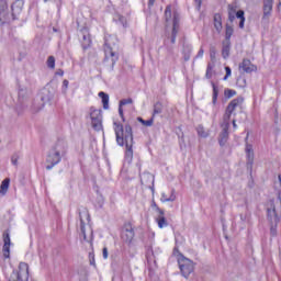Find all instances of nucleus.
Listing matches in <instances>:
<instances>
[{
  "mask_svg": "<svg viewBox=\"0 0 281 281\" xmlns=\"http://www.w3.org/2000/svg\"><path fill=\"white\" fill-rule=\"evenodd\" d=\"M232 42H223L222 56L223 58H229V47Z\"/></svg>",
  "mask_w": 281,
  "mask_h": 281,
  "instance_id": "obj_27",
  "label": "nucleus"
},
{
  "mask_svg": "<svg viewBox=\"0 0 281 281\" xmlns=\"http://www.w3.org/2000/svg\"><path fill=\"white\" fill-rule=\"evenodd\" d=\"M42 108H38L37 110H33V113H38V111H41Z\"/></svg>",
  "mask_w": 281,
  "mask_h": 281,
  "instance_id": "obj_54",
  "label": "nucleus"
},
{
  "mask_svg": "<svg viewBox=\"0 0 281 281\" xmlns=\"http://www.w3.org/2000/svg\"><path fill=\"white\" fill-rule=\"evenodd\" d=\"M54 100V91L50 90H43L42 101L43 102H52Z\"/></svg>",
  "mask_w": 281,
  "mask_h": 281,
  "instance_id": "obj_26",
  "label": "nucleus"
},
{
  "mask_svg": "<svg viewBox=\"0 0 281 281\" xmlns=\"http://www.w3.org/2000/svg\"><path fill=\"white\" fill-rule=\"evenodd\" d=\"M213 87V99L212 102L213 104H216V100H218V87L216 85L212 83Z\"/></svg>",
  "mask_w": 281,
  "mask_h": 281,
  "instance_id": "obj_31",
  "label": "nucleus"
},
{
  "mask_svg": "<svg viewBox=\"0 0 281 281\" xmlns=\"http://www.w3.org/2000/svg\"><path fill=\"white\" fill-rule=\"evenodd\" d=\"M65 155H67V142L64 139H58L55 146L49 150L46 158V162L48 164L46 166V170H52L54 166H58Z\"/></svg>",
  "mask_w": 281,
  "mask_h": 281,
  "instance_id": "obj_3",
  "label": "nucleus"
},
{
  "mask_svg": "<svg viewBox=\"0 0 281 281\" xmlns=\"http://www.w3.org/2000/svg\"><path fill=\"white\" fill-rule=\"evenodd\" d=\"M30 280V266L25 262H20L18 270H14L9 281H29Z\"/></svg>",
  "mask_w": 281,
  "mask_h": 281,
  "instance_id": "obj_5",
  "label": "nucleus"
},
{
  "mask_svg": "<svg viewBox=\"0 0 281 281\" xmlns=\"http://www.w3.org/2000/svg\"><path fill=\"white\" fill-rule=\"evenodd\" d=\"M248 137H249V134H247L246 139H248Z\"/></svg>",
  "mask_w": 281,
  "mask_h": 281,
  "instance_id": "obj_55",
  "label": "nucleus"
},
{
  "mask_svg": "<svg viewBox=\"0 0 281 281\" xmlns=\"http://www.w3.org/2000/svg\"><path fill=\"white\" fill-rule=\"evenodd\" d=\"M3 243H4L2 247L3 258H10V245H11L10 233L8 232L3 233Z\"/></svg>",
  "mask_w": 281,
  "mask_h": 281,
  "instance_id": "obj_13",
  "label": "nucleus"
},
{
  "mask_svg": "<svg viewBox=\"0 0 281 281\" xmlns=\"http://www.w3.org/2000/svg\"><path fill=\"white\" fill-rule=\"evenodd\" d=\"M266 3H273V0H263Z\"/></svg>",
  "mask_w": 281,
  "mask_h": 281,
  "instance_id": "obj_51",
  "label": "nucleus"
},
{
  "mask_svg": "<svg viewBox=\"0 0 281 281\" xmlns=\"http://www.w3.org/2000/svg\"><path fill=\"white\" fill-rule=\"evenodd\" d=\"M233 34H234V27H232L229 25H226L225 41L224 42L231 43L229 41H231Z\"/></svg>",
  "mask_w": 281,
  "mask_h": 281,
  "instance_id": "obj_29",
  "label": "nucleus"
},
{
  "mask_svg": "<svg viewBox=\"0 0 281 281\" xmlns=\"http://www.w3.org/2000/svg\"><path fill=\"white\" fill-rule=\"evenodd\" d=\"M45 2L49 1V0H44Z\"/></svg>",
  "mask_w": 281,
  "mask_h": 281,
  "instance_id": "obj_57",
  "label": "nucleus"
},
{
  "mask_svg": "<svg viewBox=\"0 0 281 281\" xmlns=\"http://www.w3.org/2000/svg\"><path fill=\"white\" fill-rule=\"evenodd\" d=\"M203 54H205V50H203V48H200V50L198 52L196 58H203Z\"/></svg>",
  "mask_w": 281,
  "mask_h": 281,
  "instance_id": "obj_44",
  "label": "nucleus"
},
{
  "mask_svg": "<svg viewBox=\"0 0 281 281\" xmlns=\"http://www.w3.org/2000/svg\"><path fill=\"white\" fill-rule=\"evenodd\" d=\"M239 67L246 74H251V71H256V66H254L249 59H244Z\"/></svg>",
  "mask_w": 281,
  "mask_h": 281,
  "instance_id": "obj_17",
  "label": "nucleus"
},
{
  "mask_svg": "<svg viewBox=\"0 0 281 281\" xmlns=\"http://www.w3.org/2000/svg\"><path fill=\"white\" fill-rule=\"evenodd\" d=\"M215 53L211 52V58L214 59Z\"/></svg>",
  "mask_w": 281,
  "mask_h": 281,
  "instance_id": "obj_53",
  "label": "nucleus"
},
{
  "mask_svg": "<svg viewBox=\"0 0 281 281\" xmlns=\"http://www.w3.org/2000/svg\"><path fill=\"white\" fill-rule=\"evenodd\" d=\"M122 238L125 243H132L133 238H135V232L132 228H126L122 234Z\"/></svg>",
  "mask_w": 281,
  "mask_h": 281,
  "instance_id": "obj_20",
  "label": "nucleus"
},
{
  "mask_svg": "<svg viewBox=\"0 0 281 281\" xmlns=\"http://www.w3.org/2000/svg\"><path fill=\"white\" fill-rule=\"evenodd\" d=\"M24 3L25 2L23 0H15L13 2V4L11 5V11H12L13 20H15L16 16H19V14H21V12H23Z\"/></svg>",
  "mask_w": 281,
  "mask_h": 281,
  "instance_id": "obj_14",
  "label": "nucleus"
},
{
  "mask_svg": "<svg viewBox=\"0 0 281 281\" xmlns=\"http://www.w3.org/2000/svg\"><path fill=\"white\" fill-rule=\"evenodd\" d=\"M243 102H245V99H243V97L233 99L226 108V111L223 115V120H225L227 122H232V116L236 115V110L243 109Z\"/></svg>",
  "mask_w": 281,
  "mask_h": 281,
  "instance_id": "obj_6",
  "label": "nucleus"
},
{
  "mask_svg": "<svg viewBox=\"0 0 281 281\" xmlns=\"http://www.w3.org/2000/svg\"><path fill=\"white\" fill-rule=\"evenodd\" d=\"M224 95H225L226 98H234V95H236V92H235V90L226 89V90L224 91Z\"/></svg>",
  "mask_w": 281,
  "mask_h": 281,
  "instance_id": "obj_38",
  "label": "nucleus"
},
{
  "mask_svg": "<svg viewBox=\"0 0 281 281\" xmlns=\"http://www.w3.org/2000/svg\"><path fill=\"white\" fill-rule=\"evenodd\" d=\"M178 265L183 278H189L194 271V262L183 256L178 258Z\"/></svg>",
  "mask_w": 281,
  "mask_h": 281,
  "instance_id": "obj_8",
  "label": "nucleus"
},
{
  "mask_svg": "<svg viewBox=\"0 0 281 281\" xmlns=\"http://www.w3.org/2000/svg\"><path fill=\"white\" fill-rule=\"evenodd\" d=\"M246 157H247V169L252 170L254 168V147L249 144L246 145Z\"/></svg>",
  "mask_w": 281,
  "mask_h": 281,
  "instance_id": "obj_15",
  "label": "nucleus"
},
{
  "mask_svg": "<svg viewBox=\"0 0 281 281\" xmlns=\"http://www.w3.org/2000/svg\"><path fill=\"white\" fill-rule=\"evenodd\" d=\"M213 69H214V65L209 64L207 68H206V74H205V78H207V80H210L212 78Z\"/></svg>",
  "mask_w": 281,
  "mask_h": 281,
  "instance_id": "obj_36",
  "label": "nucleus"
},
{
  "mask_svg": "<svg viewBox=\"0 0 281 281\" xmlns=\"http://www.w3.org/2000/svg\"><path fill=\"white\" fill-rule=\"evenodd\" d=\"M225 71H226V75L224 77V80H227V78H229V76H232V68H229V66H226Z\"/></svg>",
  "mask_w": 281,
  "mask_h": 281,
  "instance_id": "obj_40",
  "label": "nucleus"
},
{
  "mask_svg": "<svg viewBox=\"0 0 281 281\" xmlns=\"http://www.w3.org/2000/svg\"><path fill=\"white\" fill-rule=\"evenodd\" d=\"M179 33V26H177V15L173 16V27L171 33V43L175 45L177 43V34Z\"/></svg>",
  "mask_w": 281,
  "mask_h": 281,
  "instance_id": "obj_23",
  "label": "nucleus"
},
{
  "mask_svg": "<svg viewBox=\"0 0 281 281\" xmlns=\"http://www.w3.org/2000/svg\"><path fill=\"white\" fill-rule=\"evenodd\" d=\"M102 256H103L104 260H106V258H109V248H106V247L103 248Z\"/></svg>",
  "mask_w": 281,
  "mask_h": 281,
  "instance_id": "obj_41",
  "label": "nucleus"
},
{
  "mask_svg": "<svg viewBox=\"0 0 281 281\" xmlns=\"http://www.w3.org/2000/svg\"><path fill=\"white\" fill-rule=\"evenodd\" d=\"M154 181H155V177L149 172H144L140 176L142 186H150L151 183H154Z\"/></svg>",
  "mask_w": 281,
  "mask_h": 281,
  "instance_id": "obj_18",
  "label": "nucleus"
},
{
  "mask_svg": "<svg viewBox=\"0 0 281 281\" xmlns=\"http://www.w3.org/2000/svg\"><path fill=\"white\" fill-rule=\"evenodd\" d=\"M10 188V179L9 178H5L1 186H0V194L2 196H5V194H8V189Z\"/></svg>",
  "mask_w": 281,
  "mask_h": 281,
  "instance_id": "obj_24",
  "label": "nucleus"
},
{
  "mask_svg": "<svg viewBox=\"0 0 281 281\" xmlns=\"http://www.w3.org/2000/svg\"><path fill=\"white\" fill-rule=\"evenodd\" d=\"M99 98L102 100L103 109L109 110V94L105 92H99Z\"/></svg>",
  "mask_w": 281,
  "mask_h": 281,
  "instance_id": "obj_28",
  "label": "nucleus"
},
{
  "mask_svg": "<svg viewBox=\"0 0 281 281\" xmlns=\"http://www.w3.org/2000/svg\"><path fill=\"white\" fill-rule=\"evenodd\" d=\"M268 221L270 223V234L277 236L278 223H280L281 216V194L279 193L276 201L271 200L268 204Z\"/></svg>",
  "mask_w": 281,
  "mask_h": 281,
  "instance_id": "obj_2",
  "label": "nucleus"
},
{
  "mask_svg": "<svg viewBox=\"0 0 281 281\" xmlns=\"http://www.w3.org/2000/svg\"><path fill=\"white\" fill-rule=\"evenodd\" d=\"M233 127L236 130V128H238V125L236 124V119H233Z\"/></svg>",
  "mask_w": 281,
  "mask_h": 281,
  "instance_id": "obj_47",
  "label": "nucleus"
},
{
  "mask_svg": "<svg viewBox=\"0 0 281 281\" xmlns=\"http://www.w3.org/2000/svg\"><path fill=\"white\" fill-rule=\"evenodd\" d=\"M47 67L49 69H55L56 67V58H54V56H49L47 59Z\"/></svg>",
  "mask_w": 281,
  "mask_h": 281,
  "instance_id": "obj_33",
  "label": "nucleus"
},
{
  "mask_svg": "<svg viewBox=\"0 0 281 281\" xmlns=\"http://www.w3.org/2000/svg\"><path fill=\"white\" fill-rule=\"evenodd\" d=\"M160 201H161V203H172V202L177 201V195H175V190L171 191L170 196L166 195V193L162 192Z\"/></svg>",
  "mask_w": 281,
  "mask_h": 281,
  "instance_id": "obj_22",
  "label": "nucleus"
},
{
  "mask_svg": "<svg viewBox=\"0 0 281 281\" xmlns=\"http://www.w3.org/2000/svg\"><path fill=\"white\" fill-rule=\"evenodd\" d=\"M151 207L155 210V212H157V214H162L164 212V210H161L155 202H153Z\"/></svg>",
  "mask_w": 281,
  "mask_h": 281,
  "instance_id": "obj_39",
  "label": "nucleus"
},
{
  "mask_svg": "<svg viewBox=\"0 0 281 281\" xmlns=\"http://www.w3.org/2000/svg\"><path fill=\"white\" fill-rule=\"evenodd\" d=\"M161 111H164V105H161V103L157 102L155 105H154V116L155 115H159V113H161Z\"/></svg>",
  "mask_w": 281,
  "mask_h": 281,
  "instance_id": "obj_32",
  "label": "nucleus"
},
{
  "mask_svg": "<svg viewBox=\"0 0 281 281\" xmlns=\"http://www.w3.org/2000/svg\"><path fill=\"white\" fill-rule=\"evenodd\" d=\"M228 21L231 23H234L236 19H239V29L244 30L245 29V11L238 10V7L236 4H228Z\"/></svg>",
  "mask_w": 281,
  "mask_h": 281,
  "instance_id": "obj_7",
  "label": "nucleus"
},
{
  "mask_svg": "<svg viewBox=\"0 0 281 281\" xmlns=\"http://www.w3.org/2000/svg\"><path fill=\"white\" fill-rule=\"evenodd\" d=\"M156 223L158 224V227L160 229H164V227H168V220H166L165 212L157 214Z\"/></svg>",
  "mask_w": 281,
  "mask_h": 281,
  "instance_id": "obj_19",
  "label": "nucleus"
},
{
  "mask_svg": "<svg viewBox=\"0 0 281 281\" xmlns=\"http://www.w3.org/2000/svg\"><path fill=\"white\" fill-rule=\"evenodd\" d=\"M175 16H177V27H179V14H172V8L168 5L165 10V21L167 25H170V23H172V27H175Z\"/></svg>",
  "mask_w": 281,
  "mask_h": 281,
  "instance_id": "obj_11",
  "label": "nucleus"
},
{
  "mask_svg": "<svg viewBox=\"0 0 281 281\" xmlns=\"http://www.w3.org/2000/svg\"><path fill=\"white\" fill-rule=\"evenodd\" d=\"M83 38V49H87V47H89V45H91V37L89 36V34H83L82 36Z\"/></svg>",
  "mask_w": 281,
  "mask_h": 281,
  "instance_id": "obj_30",
  "label": "nucleus"
},
{
  "mask_svg": "<svg viewBox=\"0 0 281 281\" xmlns=\"http://www.w3.org/2000/svg\"><path fill=\"white\" fill-rule=\"evenodd\" d=\"M196 131L200 137H207V132H205V128H203V126H198Z\"/></svg>",
  "mask_w": 281,
  "mask_h": 281,
  "instance_id": "obj_37",
  "label": "nucleus"
},
{
  "mask_svg": "<svg viewBox=\"0 0 281 281\" xmlns=\"http://www.w3.org/2000/svg\"><path fill=\"white\" fill-rule=\"evenodd\" d=\"M114 132L116 135V144L119 146H125V161L131 164L133 161V145L135 142L133 140V127L131 125H125V127L114 122Z\"/></svg>",
  "mask_w": 281,
  "mask_h": 281,
  "instance_id": "obj_1",
  "label": "nucleus"
},
{
  "mask_svg": "<svg viewBox=\"0 0 281 281\" xmlns=\"http://www.w3.org/2000/svg\"><path fill=\"white\" fill-rule=\"evenodd\" d=\"M80 229L83 236V240H86V243H91V240H93V229H91V226H88L87 228L82 218H80Z\"/></svg>",
  "mask_w": 281,
  "mask_h": 281,
  "instance_id": "obj_12",
  "label": "nucleus"
},
{
  "mask_svg": "<svg viewBox=\"0 0 281 281\" xmlns=\"http://www.w3.org/2000/svg\"><path fill=\"white\" fill-rule=\"evenodd\" d=\"M65 75V71H63L61 69H59L58 71H57V76H64Z\"/></svg>",
  "mask_w": 281,
  "mask_h": 281,
  "instance_id": "obj_49",
  "label": "nucleus"
},
{
  "mask_svg": "<svg viewBox=\"0 0 281 281\" xmlns=\"http://www.w3.org/2000/svg\"><path fill=\"white\" fill-rule=\"evenodd\" d=\"M137 120L140 122V124H143V126H153V124L155 122V120L153 117L150 120H147V121H145L142 117H138Z\"/></svg>",
  "mask_w": 281,
  "mask_h": 281,
  "instance_id": "obj_34",
  "label": "nucleus"
},
{
  "mask_svg": "<svg viewBox=\"0 0 281 281\" xmlns=\"http://www.w3.org/2000/svg\"><path fill=\"white\" fill-rule=\"evenodd\" d=\"M126 104H133V100L128 98L120 101L119 115L122 117L123 122H124V110L122 108L126 106Z\"/></svg>",
  "mask_w": 281,
  "mask_h": 281,
  "instance_id": "obj_21",
  "label": "nucleus"
},
{
  "mask_svg": "<svg viewBox=\"0 0 281 281\" xmlns=\"http://www.w3.org/2000/svg\"><path fill=\"white\" fill-rule=\"evenodd\" d=\"M117 45V37L113 35L105 36V43H104V60L103 65L108 68L109 71H113V68L115 67V63H117V53L113 50V47Z\"/></svg>",
  "mask_w": 281,
  "mask_h": 281,
  "instance_id": "obj_4",
  "label": "nucleus"
},
{
  "mask_svg": "<svg viewBox=\"0 0 281 281\" xmlns=\"http://www.w3.org/2000/svg\"><path fill=\"white\" fill-rule=\"evenodd\" d=\"M184 60H190V55H186Z\"/></svg>",
  "mask_w": 281,
  "mask_h": 281,
  "instance_id": "obj_52",
  "label": "nucleus"
},
{
  "mask_svg": "<svg viewBox=\"0 0 281 281\" xmlns=\"http://www.w3.org/2000/svg\"><path fill=\"white\" fill-rule=\"evenodd\" d=\"M0 16L5 18V11L3 9H1V11H0Z\"/></svg>",
  "mask_w": 281,
  "mask_h": 281,
  "instance_id": "obj_50",
  "label": "nucleus"
},
{
  "mask_svg": "<svg viewBox=\"0 0 281 281\" xmlns=\"http://www.w3.org/2000/svg\"><path fill=\"white\" fill-rule=\"evenodd\" d=\"M229 122L225 121V119L222 120L221 128L222 133L220 134V145L225 146V143L227 142V137H229Z\"/></svg>",
  "mask_w": 281,
  "mask_h": 281,
  "instance_id": "obj_10",
  "label": "nucleus"
},
{
  "mask_svg": "<svg viewBox=\"0 0 281 281\" xmlns=\"http://www.w3.org/2000/svg\"><path fill=\"white\" fill-rule=\"evenodd\" d=\"M214 27L216 30V32L221 33V30H223V22L221 19V14L216 13L214 15Z\"/></svg>",
  "mask_w": 281,
  "mask_h": 281,
  "instance_id": "obj_25",
  "label": "nucleus"
},
{
  "mask_svg": "<svg viewBox=\"0 0 281 281\" xmlns=\"http://www.w3.org/2000/svg\"><path fill=\"white\" fill-rule=\"evenodd\" d=\"M91 126L94 131H102V110L91 106L89 110Z\"/></svg>",
  "mask_w": 281,
  "mask_h": 281,
  "instance_id": "obj_9",
  "label": "nucleus"
},
{
  "mask_svg": "<svg viewBox=\"0 0 281 281\" xmlns=\"http://www.w3.org/2000/svg\"><path fill=\"white\" fill-rule=\"evenodd\" d=\"M202 1H203V0H195V3H196V5H198V10L201 9V3H202Z\"/></svg>",
  "mask_w": 281,
  "mask_h": 281,
  "instance_id": "obj_45",
  "label": "nucleus"
},
{
  "mask_svg": "<svg viewBox=\"0 0 281 281\" xmlns=\"http://www.w3.org/2000/svg\"><path fill=\"white\" fill-rule=\"evenodd\" d=\"M11 161H12L13 166H18L19 165V158L16 156H13L11 158Z\"/></svg>",
  "mask_w": 281,
  "mask_h": 281,
  "instance_id": "obj_43",
  "label": "nucleus"
},
{
  "mask_svg": "<svg viewBox=\"0 0 281 281\" xmlns=\"http://www.w3.org/2000/svg\"><path fill=\"white\" fill-rule=\"evenodd\" d=\"M271 12H273V2H263V21H269V18L271 16Z\"/></svg>",
  "mask_w": 281,
  "mask_h": 281,
  "instance_id": "obj_16",
  "label": "nucleus"
},
{
  "mask_svg": "<svg viewBox=\"0 0 281 281\" xmlns=\"http://www.w3.org/2000/svg\"><path fill=\"white\" fill-rule=\"evenodd\" d=\"M248 137H249V134H247L246 139H248Z\"/></svg>",
  "mask_w": 281,
  "mask_h": 281,
  "instance_id": "obj_56",
  "label": "nucleus"
},
{
  "mask_svg": "<svg viewBox=\"0 0 281 281\" xmlns=\"http://www.w3.org/2000/svg\"><path fill=\"white\" fill-rule=\"evenodd\" d=\"M148 5H149V8H153V5H155V0H149Z\"/></svg>",
  "mask_w": 281,
  "mask_h": 281,
  "instance_id": "obj_46",
  "label": "nucleus"
},
{
  "mask_svg": "<svg viewBox=\"0 0 281 281\" xmlns=\"http://www.w3.org/2000/svg\"><path fill=\"white\" fill-rule=\"evenodd\" d=\"M90 263L92 265V267H95V258L92 256V260H90Z\"/></svg>",
  "mask_w": 281,
  "mask_h": 281,
  "instance_id": "obj_48",
  "label": "nucleus"
},
{
  "mask_svg": "<svg viewBox=\"0 0 281 281\" xmlns=\"http://www.w3.org/2000/svg\"><path fill=\"white\" fill-rule=\"evenodd\" d=\"M119 21H120V23H121L123 26L126 25V18L120 15V16H119Z\"/></svg>",
  "mask_w": 281,
  "mask_h": 281,
  "instance_id": "obj_42",
  "label": "nucleus"
},
{
  "mask_svg": "<svg viewBox=\"0 0 281 281\" xmlns=\"http://www.w3.org/2000/svg\"><path fill=\"white\" fill-rule=\"evenodd\" d=\"M69 89V80L65 79L61 85V93L67 95V90Z\"/></svg>",
  "mask_w": 281,
  "mask_h": 281,
  "instance_id": "obj_35",
  "label": "nucleus"
}]
</instances>
